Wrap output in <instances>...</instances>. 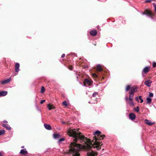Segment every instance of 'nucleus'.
Returning a JSON list of instances; mask_svg holds the SVG:
<instances>
[{
	"label": "nucleus",
	"instance_id": "nucleus-1",
	"mask_svg": "<svg viewBox=\"0 0 156 156\" xmlns=\"http://www.w3.org/2000/svg\"><path fill=\"white\" fill-rule=\"evenodd\" d=\"M67 131L68 135L73 138V141L70 143L69 147L70 153L73 156H80L78 151L82 147L85 149H91L87 152V156L97 155V153L93 151L92 149L96 148L99 150L101 148V144L100 140L102 139L105 136L100 135V131L97 130L94 133L95 136L92 141L81 135L76 129H69Z\"/></svg>",
	"mask_w": 156,
	"mask_h": 156
},
{
	"label": "nucleus",
	"instance_id": "nucleus-2",
	"mask_svg": "<svg viewBox=\"0 0 156 156\" xmlns=\"http://www.w3.org/2000/svg\"><path fill=\"white\" fill-rule=\"evenodd\" d=\"M137 88L136 87L133 86L131 87L129 85L126 86V91H127L130 90L129 92V97L128 98L126 96L125 97V100L131 106H133L134 103L133 101V99L134 96V93L137 90Z\"/></svg>",
	"mask_w": 156,
	"mask_h": 156
},
{
	"label": "nucleus",
	"instance_id": "nucleus-3",
	"mask_svg": "<svg viewBox=\"0 0 156 156\" xmlns=\"http://www.w3.org/2000/svg\"><path fill=\"white\" fill-rule=\"evenodd\" d=\"M11 78H9L8 79H7L5 80H2L0 82V83L2 85H4L5 84L8 83H9L11 80Z\"/></svg>",
	"mask_w": 156,
	"mask_h": 156
},
{
	"label": "nucleus",
	"instance_id": "nucleus-4",
	"mask_svg": "<svg viewBox=\"0 0 156 156\" xmlns=\"http://www.w3.org/2000/svg\"><path fill=\"white\" fill-rule=\"evenodd\" d=\"M152 82L150 80H148L144 82V84L148 87H150L151 86V84Z\"/></svg>",
	"mask_w": 156,
	"mask_h": 156
},
{
	"label": "nucleus",
	"instance_id": "nucleus-5",
	"mask_svg": "<svg viewBox=\"0 0 156 156\" xmlns=\"http://www.w3.org/2000/svg\"><path fill=\"white\" fill-rule=\"evenodd\" d=\"M145 123L149 126L152 125L155 123L154 122H152L151 120L146 119L145 120Z\"/></svg>",
	"mask_w": 156,
	"mask_h": 156
},
{
	"label": "nucleus",
	"instance_id": "nucleus-6",
	"mask_svg": "<svg viewBox=\"0 0 156 156\" xmlns=\"http://www.w3.org/2000/svg\"><path fill=\"white\" fill-rule=\"evenodd\" d=\"M149 70V67L148 66L145 67L143 69L142 71V75H143V72L145 73H147Z\"/></svg>",
	"mask_w": 156,
	"mask_h": 156
},
{
	"label": "nucleus",
	"instance_id": "nucleus-7",
	"mask_svg": "<svg viewBox=\"0 0 156 156\" xmlns=\"http://www.w3.org/2000/svg\"><path fill=\"white\" fill-rule=\"evenodd\" d=\"M2 126L6 128L7 129L10 130L11 129V128L9 125L8 124H2Z\"/></svg>",
	"mask_w": 156,
	"mask_h": 156
},
{
	"label": "nucleus",
	"instance_id": "nucleus-8",
	"mask_svg": "<svg viewBox=\"0 0 156 156\" xmlns=\"http://www.w3.org/2000/svg\"><path fill=\"white\" fill-rule=\"evenodd\" d=\"M20 64L16 63L15 66V70L16 72H18L19 71Z\"/></svg>",
	"mask_w": 156,
	"mask_h": 156
},
{
	"label": "nucleus",
	"instance_id": "nucleus-9",
	"mask_svg": "<svg viewBox=\"0 0 156 156\" xmlns=\"http://www.w3.org/2000/svg\"><path fill=\"white\" fill-rule=\"evenodd\" d=\"M20 153L21 155H26L27 154V151L26 150V149H23L21 150Z\"/></svg>",
	"mask_w": 156,
	"mask_h": 156
},
{
	"label": "nucleus",
	"instance_id": "nucleus-10",
	"mask_svg": "<svg viewBox=\"0 0 156 156\" xmlns=\"http://www.w3.org/2000/svg\"><path fill=\"white\" fill-rule=\"evenodd\" d=\"M129 119L131 120H133L135 119L136 115L133 113H131L129 115Z\"/></svg>",
	"mask_w": 156,
	"mask_h": 156
},
{
	"label": "nucleus",
	"instance_id": "nucleus-11",
	"mask_svg": "<svg viewBox=\"0 0 156 156\" xmlns=\"http://www.w3.org/2000/svg\"><path fill=\"white\" fill-rule=\"evenodd\" d=\"M53 136L54 138L55 139H58L61 137V135L58 133H54Z\"/></svg>",
	"mask_w": 156,
	"mask_h": 156
},
{
	"label": "nucleus",
	"instance_id": "nucleus-12",
	"mask_svg": "<svg viewBox=\"0 0 156 156\" xmlns=\"http://www.w3.org/2000/svg\"><path fill=\"white\" fill-rule=\"evenodd\" d=\"M90 33V35L93 36H95L97 33L96 30H91Z\"/></svg>",
	"mask_w": 156,
	"mask_h": 156
},
{
	"label": "nucleus",
	"instance_id": "nucleus-13",
	"mask_svg": "<svg viewBox=\"0 0 156 156\" xmlns=\"http://www.w3.org/2000/svg\"><path fill=\"white\" fill-rule=\"evenodd\" d=\"M8 94L7 91H0V97H3L6 95Z\"/></svg>",
	"mask_w": 156,
	"mask_h": 156
},
{
	"label": "nucleus",
	"instance_id": "nucleus-14",
	"mask_svg": "<svg viewBox=\"0 0 156 156\" xmlns=\"http://www.w3.org/2000/svg\"><path fill=\"white\" fill-rule=\"evenodd\" d=\"M44 127L47 129L50 130L51 129V127L50 125L47 124H44Z\"/></svg>",
	"mask_w": 156,
	"mask_h": 156
},
{
	"label": "nucleus",
	"instance_id": "nucleus-15",
	"mask_svg": "<svg viewBox=\"0 0 156 156\" xmlns=\"http://www.w3.org/2000/svg\"><path fill=\"white\" fill-rule=\"evenodd\" d=\"M53 106V105H52L50 104H48L47 105V108L49 110H51L52 109H54V107Z\"/></svg>",
	"mask_w": 156,
	"mask_h": 156
},
{
	"label": "nucleus",
	"instance_id": "nucleus-16",
	"mask_svg": "<svg viewBox=\"0 0 156 156\" xmlns=\"http://www.w3.org/2000/svg\"><path fill=\"white\" fill-rule=\"evenodd\" d=\"M138 99H139L140 100V103H142L143 102V99H142V98H141V96H139V98L137 97H136V101H138Z\"/></svg>",
	"mask_w": 156,
	"mask_h": 156
},
{
	"label": "nucleus",
	"instance_id": "nucleus-17",
	"mask_svg": "<svg viewBox=\"0 0 156 156\" xmlns=\"http://www.w3.org/2000/svg\"><path fill=\"white\" fill-rule=\"evenodd\" d=\"M97 70L98 71H101L102 70V69L100 65L99 64L97 66Z\"/></svg>",
	"mask_w": 156,
	"mask_h": 156
},
{
	"label": "nucleus",
	"instance_id": "nucleus-18",
	"mask_svg": "<svg viewBox=\"0 0 156 156\" xmlns=\"http://www.w3.org/2000/svg\"><path fill=\"white\" fill-rule=\"evenodd\" d=\"M147 103L148 104H150L151 102V99L150 98L148 97L146 99Z\"/></svg>",
	"mask_w": 156,
	"mask_h": 156
},
{
	"label": "nucleus",
	"instance_id": "nucleus-19",
	"mask_svg": "<svg viewBox=\"0 0 156 156\" xmlns=\"http://www.w3.org/2000/svg\"><path fill=\"white\" fill-rule=\"evenodd\" d=\"M146 14L148 15V16H151L152 15V13L150 10H147Z\"/></svg>",
	"mask_w": 156,
	"mask_h": 156
},
{
	"label": "nucleus",
	"instance_id": "nucleus-20",
	"mask_svg": "<svg viewBox=\"0 0 156 156\" xmlns=\"http://www.w3.org/2000/svg\"><path fill=\"white\" fill-rule=\"evenodd\" d=\"M5 133V130H0V136L3 135Z\"/></svg>",
	"mask_w": 156,
	"mask_h": 156
},
{
	"label": "nucleus",
	"instance_id": "nucleus-21",
	"mask_svg": "<svg viewBox=\"0 0 156 156\" xmlns=\"http://www.w3.org/2000/svg\"><path fill=\"white\" fill-rule=\"evenodd\" d=\"M45 89L44 87L43 86L41 88V93H43L45 91Z\"/></svg>",
	"mask_w": 156,
	"mask_h": 156
},
{
	"label": "nucleus",
	"instance_id": "nucleus-22",
	"mask_svg": "<svg viewBox=\"0 0 156 156\" xmlns=\"http://www.w3.org/2000/svg\"><path fill=\"white\" fill-rule=\"evenodd\" d=\"M65 140V139L64 138H62L59 140L58 141V143H60V142L64 141Z\"/></svg>",
	"mask_w": 156,
	"mask_h": 156
},
{
	"label": "nucleus",
	"instance_id": "nucleus-23",
	"mask_svg": "<svg viewBox=\"0 0 156 156\" xmlns=\"http://www.w3.org/2000/svg\"><path fill=\"white\" fill-rule=\"evenodd\" d=\"M62 104L63 105L65 106H67L68 105L67 102L66 101H64L62 102Z\"/></svg>",
	"mask_w": 156,
	"mask_h": 156
},
{
	"label": "nucleus",
	"instance_id": "nucleus-24",
	"mask_svg": "<svg viewBox=\"0 0 156 156\" xmlns=\"http://www.w3.org/2000/svg\"><path fill=\"white\" fill-rule=\"evenodd\" d=\"M90 82V81L87 79H86L84 80V83H89Z\"/></svg>",
	"mask_w": 156,
	"mask_h": 156
},
{
	"label": "nucleus",
	"instance_id": "nucleus-25",
	"mask_svg": "<svg viewBox=\"0 0 156 156\" xmlns=\"http://www.w3.org/2000/svg\"><path fill=\"white\" fill-rule=\"evenodd\" d=\"M139 106H137L136 107V109H134V110L137 112H139Z\"/></svg>",
	"mask_w": 156,
	"mask_h": 156
},
{
	"label": "nucleus",
	"instance_id": "nucleus-26",
	"mask_svg": "<svg viewBox=\"0 0 156 156\" xmlns=\"http://www.w3.org/2000/svg\"><path fill=\"white\" fill-rule=\"evenodd\" d=\"M97 94L98 93L97 92H95L92 94V96L93 97H95Z\"/></svg>",
	"mask_w": 156,
	"mask_h": 156
},
{
	"label": "nucleus",
	"instance_id": "nucleus-27",
	"mask_svg": "<svg viewBox=\"0 0 156 156\" xmlns=\"http://www.w3.org/2000/svg\"><path fill=\"white\" fill-rule=\"evenodd\" d=\"M152 65L153 67H156V62H153L152 63Z\"/></svg>",
	"mask_w": 156,
	"mask_h": 156
},
{
	"label": "nucleus",
	"instance_id": "nucleus-28",
	"mask_svg": "<svg viewBox=\"0 0 156 156\" xmlns=\"http://www.w3.org/2000/svg\"><path fill=\"white\" fill-rule=\"evenodd\" d=\"M92 76L94 77H97L98 76L97 75L94 73H93L92 74Z\"/></svg>",
	"mask_w": 156,
	"mask_h": 156
},
{
	"label": "nucleus",
	"instance_id": "nucleus-29",
	"mask_svg": "<svg viewBox=\"0 0 156 156\" xmlns=\"http://www.w3.org/2000/svg\"><path fill=\"white\" fill-rule=\"evenodd\" d=\"M45 100H41V101H40V103L41 104H42L44 102H45Z\"/></svg>",
	"mask_w": 156,
	"mask_h": 156
},
{
	"label": "nucleus",
	"instance_id": "nucleus-30",
	"mask_svg": "<svg viewBox=\"0 0 156 156\" xmlns=\"http://www.w3.org/2000/svg\"><path fill=\"white\" fill-rule=\"evenodd\" d=\"M153 94L152 93H150L149 94V96L150 97H153Z\"/></svg>",
	"mask_w": 156,
	"mask_h": 156
},
{
	"label": "nucleus",
	"instance_id": "nucleus-31",
	"mask_svg": "<svg viewBox=\"0 0 156 156\" xmlns=\"http://www.w3.org/2000/svg\"><path fill=\"white\" fill-rule=\"evenodd\" d=\"M153 5H154V10L156 12V4L153 3Z\"/></svg>",
	"mask_w": 156,
	"mask_h": 156
},
{
	"label": "nucleus",
	"instance_id": "nucleus-32",
	"mask_svg": "<svg viewBox=\"0 0 156 156\" xmlns=\"http://www.w3.org/2000/svg\"><path fill=\"white\" fill-rule=\"evenodd\" d=\"M65 54H62V56H61V57L62 58H64L65 56Z\"/></svg>",
	"mask_w": 156,
	"mask_h": 156
},
{
	"label": "nucleus",
	"instance_id": "nucleus-33",
	"mask_svg": "<svg viewBox=\"0 0 156 156\" xmlns=\"http://www.w3.org/2000/svg\"><path fill=\"white\" fill-rule=\"evenodd\" d=\"M72 69H73V67H69V69L70 70H72Z\"/></svg>",
	"mask_w": 156,
	"mask_h": 156
},
{
	"label": "nucleus",
	"instance_id": "nucleus-34",
	"mask_svg": "<svg viewBox=\"0 0 156 156\" xmlns=\"http://www.w3.org/2000/svg\"><path fill=\"white\" fill-rule=\"evenodd\" d=\"M4 123H8V122L7 121L5 120L3 122Z\"/></svg>",
	"mask_w": 156,
	"mask_h": 156
},
{
	"label": "nucleus",
	"instance_id": "nucleus-35",
	"mask_svg": "<svg viewBox=\"0 0 156 156\" xmlns=\"http://www.w3.org/2000/svg\"><path fill=\"white\" fill-rule=\"evenodd\" d=\"M62 123L63 124H65L66 122H62Z\"/></svg>",
	"mask_w": 156,
	"mask_h": 156
},
{
	"label": "nucleus",
	"instance_id": "nucleus-36",
	"mask_svg": "<svg viewBox=\"0 0 156 156\" xmlns=\"http://www.w3.org/2000/svg\"><path fill=\"white\" fill-rule=\"evenodd\" d=\"M24 146H22L21 148H24Z\"/></svg>",
	"mask_w": 156,
	"mask_h": 156
},
{
	"label": "nucleus",
	"instance_id": "nucleus-37",
	"mask_svg": "<svg viewBox=\"0 0 156 156\" xmlns=\"http://www.w3.org/2000/svg\"><path fill=\"white\" fill-rule=\"evenodd\" d=\"M0 156H2V154L0 152Z\"/></svg>",
	"mask_w": 156,
	"mask_h": 156
}]
</instances>
